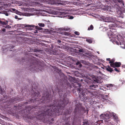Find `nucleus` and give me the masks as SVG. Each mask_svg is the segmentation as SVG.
Wrapping results in <instances>:
<instances>
[{"instance_id": "nucleus-1", "label": "nucleus", "mask_w": 125, "mask_h": 125, "mask_svg": "<svg viewBox=\"0 0 125 125\" xmlns=\"http://www.w3.org/2000/svg\"><path fill=\"white\" fill-rule=\"evenodd\" d=\"M63 82L62 83V85L60 86V88L57 87V89L60 97V100H54L53 103L49 106L48 109H62L68 103L69 99L66 98L67 95L65 93L62 95L63 92V88L64 90L66 88L70 89L72 87L71 84L68 83L66 79L63 80Z\"/></svg>"}, {"instance_id": "nucleus-2", "label": "nucleus", "mask_w": 125, "mask_h": 125, "mask_svg": "<svg viewBox=\"0 0 125 125\" xmlns=\"http://www.w3.org/2000/svg\"><path fill=\"white\" fill-rule=\"evenodd\" d=\"M39 110L38 112L35 114V116H32L31 115L30 116H29L30 110H21V112L22 113L21 115L23 117L25 118H28L31 119H33L34 118H36L38 119L42 120V121L45 120L50 121L51 123H52L53 121L54 120L53 118H51L53 116L54 117L56 116H58L59 114H58L59 110Z\"/></svg>"}, {"instance_id": "nucleus-3", "label": "nucleus", "mask_w": 125, "mask_h": 125, "mask_svg": "<svg viewBox=\"0 0 125 125\" xmlns=\"http://www.w3.org/2000/svg\"><path fill=\"white\" fill-rule=\"evenodd\" d=\"M97 87V85H94L93 84L90 85L89 88L87 89L78 88L79 97L81 101L84 102H89L91 104H93L94 102L92 100V97L94 94V93L90 89H94Z\"/></svg>"}, {"instance_id": "nucleus-4", "label": "nucleus", "mask_w": 125, "mask_h": 125, "mask_svg": "<svg viewBox=\"0 0 125 125\" xmlns=\"http://www.w3.org/2000/svg\"><path fill=\"white\" fill-rule=\"evenodd\" d=\"M32 99H31L28 102H26L25 103V104H27L29 102L34 103L35 102H38L37 103L40 104H45V103L49 102L51 100V98L50 97V96L47 93L46 94V96L45 94H43L42 99H39V97H40V93L37 91V92H34L32 94Z\"/></svg>"}, {"instance_id": "nucleus-5", "label": "nucleus", "mask_w": 125, "mask_h": 125, "mask_svg": "<svg viewBox=\"0 0 125 125\" xmlns=\"http://www.w3.org/2000/svg\"><path fill=\"white\" fill-rule=\"evenodd\" d=\"M110 29V31L108 32L107 34L110 39H111L114 40H117L119 38L116 34V28L117 27L116 24H112L109 26Z\"/></svg>"}, {"instance_id": "nucleus-6", "label": "nucleus", "mask_w": 125, "mask_h": 125, "mask_svg": "<svg viewBox=\"0 0 125 125\" xmlns=\"http://www.w3.org/2000/svg\"><path fill=\"white\" fill-rule=\"evenodd\" d=\"M116 115V114L114 113H111L110 112H107L104 114H101L100 115V117L106 122H107L110 121V118L111 116H113L115 119L117 120L118 118Z\"/></svg>"}, {"instance_id": "nucleus-7", "label": "nucleus", "mask_w": 125, "mask_h": 125, "mask_svg": "<svg viewBox=\"0 0 125 125\" xmlns=\"http://www.w3.org/2000/svg\"><path fill=\"white\" fill-rule=\"evenodd\" d=\"M35 58L34 57L32 59V60L31 61V63L30 66V67L34 69V70H35V68H37V67L38 66V62L36 61L35 60Z\"/></svg>"}, {"instance_id": "nucleus-8", "label": "nucleus", "mask_w": 125, "mask_h": 125, "mask_svg": "<svg viewBox=\"0 0 125 125\" xmlns=\"http://www.w3.org/2000/svg\"><path fill=\"white\" fill-rule=\"evenodd\" d=\"M75 109H85V108L84 107L82 104L79 103L75 105Z\"/></svg>"}, {"instance_id": "nucleus-9", "label": "nucleus", "mask_w": 125, "mask_h": 125, "mask_svg": "<svg viewBox=\"0 0 125 125\" xmlns=\"http://www.w3.org/2000/svg\"><path fill=\"white\" fill-rule=\"evenodd\" d=\"M115 20L111 17H107L105 18L104 21L105 22H114Z\"/></svg>"}, {"instance_id": "nucleus-10", "label": "nucleus", "mask_w": 125, "mask_h": 125, "mask_svg": "<svg viewBox=\"0 0 125 125\" xmlns=\"http://www.w3.org/2000/svg\"><path fill=\"white\" fill-rule=\"evenodd\" d=\"M102 80L103 79L102 78L100 77H98L97 78L94 79V82L95 83H101L103 82Z\"/></svg>"}, {"instance_id": "nucleus-11", "label": "nucleus", "mask_w": 125, "mask_h": 125, "mask_svg": "<svg viewBox=\"0 0 125 125\" xmlns=\"http://www.w3.org/2000/svg\"><path fill=\"white\" fill-rule=\"evenodd\" d=\"M73 85L74 87V88L78 87L77 88V92L79 93L78 92V89L79 88H80L83 89H84L82 88H80L81 86V85L80 83H74L73 84Z\"/></svg>"}, {"instance_id": "nucleus-12", "label": "nucleus", "mask_w": 125, "mask_h": 125, "mask_svg": "<svg viewBox=\"0 0 125 125\" xmlns=\"http://www.w3.org/2000/svg\"><path fill=\"white\" fill-rule=\"evenodd\" d=\"M106 87L108 88H109L110 89L113 90L116 88V86L113 84H107L106 85Z\"/></svg>"}, {"instance_id": "nucleus-13", "label": "nucleus", "mask_w": 125, "mask_h": 125, "mask_svg": "<svg viewBox=\"0 0 125 125\" xmlns=\"http://www.w3.org/2000/svg\"><path fill=\"white\" fill-rule=\"evenodd\" d=\"M121 65V63L120 62H115L114 65L111 67L113 68L119 67Z\"/></svg>"}, {"instance_id": "nucleus-14", "label": "nucleus", "mask_w": 125, "mask_h": 125, "mask_svg": "<svg viewBox=\"0 0 125 125\" xmlns=\"http://www.w3.org/2000/svg\"><path fill=\"white\" fill-rule=\"evenodd\" d=\"M17 110H8V113L10 114H11L14 115H17L16 113H15L13 112H16V111H17Z\"/></svg>"}, {"instance_id": "nucleus-15", "label": "nucleus", "mask_w": 125, "mask_h": 125, "mask_svg": "<svg viewBox=\"0 0 125 125\" xmlns=\"http://www.w3.org/2000/svg\"><path fill=\"white\" fill-rule=\"evenodd\" d=\"M105 69L108 71L112 73L113 71L112 68H111L109 65H108L107 67H106Z\"/></svg>"}, {"instance_id": "nucleus-16", "label": "nucleus", "mask_w": 125, "mask_h": 125, "mask_svg": "<svg viewBox=\"0 0 125 125\" xmlns=\"http://www.w3.org/2000/svg\"><path fill=\"white\" fill-rule=\"evenodd\" d=\"M115 61V59H113L111 60L110 62H109V63L110 64V66L112 67L113 66L115 63L114 62Z\"/></svg>"}, {"instance_id": "nucleus-17", "label": "nucleus", "mask_w": 125, "mask_h": 125, "mask_svg": "<svg viewBox=\"0 0 125 125\" xmlns=\"http://www.w3.org/2000/svg\"><path fill=\"white\" fill-rule=\"evenodd\" d=\"M1 23V24L3 25H7L8 24V21H2L0 22Z\"/></svg>"}, {"instance_id": "nucleus-18", "label": "nucleus", "mask_w": 125, "mask_h": 125, "mask_svg": "<svg viewBox=\"0 0 125 125\" xmlns=\"http://www.w3.org/2000/svg\"><path fill=\"white\" fill-rule=\"evenodd\" d=\"M94 27L93 25H91L90 27H89L88 28V30H92L93 29Z\"/></svg>"}, {"instance_id": "nucleus-19", "label": "nucleus", "mask_w": 125, "mask_h": 125, "mask_svg": "<svg viewBox=\"0 0 125 125\" xmlns=\"http://www.w3.org/2000/svg\"><path fill=\"white\" fill-rule=\"evenodd\" d=\"M3 13L5 14L6 16H8L10 14L6 11L3 12Z\"/></svg>"}, {"instance_id": "nucleus-20", "label": "nucleus", "mask_w": 125, "mask_h": 125, "mask_svg": "<svg viewBox=\"0 0 125 125\" xmlns=\"http://www.w3.org/2000/svg\"><path fill=\"white\" fill-rule=\"evenodd\" d=\"M38 25L39 26L41 27H44L45 26V25L44 23H39L38 24Z\"/></svg>"}, {"instance_id": "nucleus-21", "label": "nucleus", "mask_w": 125, "mask_h": 125, "mask_svg": "<svg viewBox=\"0 0 125 125\" xmlns=\"http://www.w3.org/2000/svg\"><path fill=\"white\" fill-rule=\"evenodd\" d=\"M35 28L36 29H37L38 30H41L42 29V28L39 27L38 26H36L35 27Z\"/></svg>"}, {"instance_id": "nucleus-22", "label": "nucleus", "mask_w": 125, "mask_h": 125, "mask_svg": "<svg viewBox=\"0 0 125 125\" xmlns=\"http://www.w3.org/2000/svg\"><path fill=\"white\" fill-rule=\"evenodd\" d=\"M28 27H31L30 28V30H32L33 29V28H34V27L35 26L33 25H28Z\"/></svg>"}, {"instance_id": "nucleus-23", "label": "nucleus", "mask_w": 125, "mask_h": 125, "mask_svg": "<svg viewBox=\"0 0 125 125\" xmlns=\"http://www.w3.org/2000/svg\"><path fill=\"white\" fill-rule=\"evenodd\" d=\"M89 123L88 121H86L83 122V124L82 125H88Z\"/></svg>"}, {"instance_id": "nucleus-24", "label": "nucleus", "mask_w": 125, "mask_h": 125, "mask_svg": "<svg viewBox=\"0 0 125 125\" xmlns=\"http://www.w3.org/2000/svg\"><path fill=\"white\" fill-rule=\"evenodd\" d=\"M86 41L89 42L90 43H91L92 42V41L89 39H87L86 40Z\"/></svg>"}, {"instance_id": "nucleus-25", "label": "nucleus", "mask_w": 125, "mask_h": 125, "mask_svg": "<svg viewBox=\"0 0 125 125\" xmlns=\"http://www.w3.org/2000/svg\"><path fill=\"white\" fill-rule=\"evenodd\" d=\"M5 27L6 29L10 28H11V27L9 25H7Z\"/></svg>"}, {"instance_id": "nucleus-26", "label": "nucleus", "mask_w": 125, "mask_h": 125, "mask_svg": "<svg viewBox=\"0 0 125 125\" xmlns=\"http://www.w3.org/2000/svg\"><path fill=\"white\" fill-rule=\"evenodd\" d=\"M15 18L16 19H18V20H21L22 19L21 18H18L17 15L15 16Z\"/></svg>"}, {"instance_id": "nucleus-27", "label": "nucleus", "mask_w": 125, "mask_h": 125, "mask_svg": "<svg viewBox=\"0 0 125 125\" xmlns=\"http://www.w3.org/2000/svg\"><path fill=\"white\" fill-rule=\"evenodd\" d=\"M68 18L69 19H72L74 17L72 16H68Z\"/></svg>"}, {"instance_id": "nucleus-28", "label": "nucleus", "mask_w": 125, "mask_h": 125, "mask_svg": "<svg viewBox=\"0 0 125 125\" xmlns=\"http://www.w3.org/2000/svg\"><path fill=\"white\" fill-rule=\"evenodd\" d=\"M74 33L75 34L77 35H79L80 34L79 32L78 31H75L74 32Z\"/></svg>"}, {"instance_id": "nucleus-29", "label": "nucleus", "mask_w": 125, "mask_h": 125, "mask_svg": "<svg viewBox=\"0 0 125 125\" xmlns=\"http://www.w3.org/2000/svg\"><path fill=\"white\" fill-rule=\"evenodd\" d=\"M79 52H84V51L82 49H80L78 50Z\"/></svg>"}, {"instance_id": "nucleus-30", "label": "nucleus", "mask_w": 125, "mask_h": 125, "mask_svg": "<svg viewBox=\"0 0 125 125\" xmlns=\"http://www.w3.org/2000/svg\"><path fill=\"white\" fill-rule=\"evenodd\" d=\"M114 70L116 71L117 72H119V70H118V69L117 68H115V69H114Z\"/></svg>"}, {"instance_id": "nucleus-31", "label": "nucleus", "mask_w": 125, "mask_h": 125, "mask_svg": "<svg viewBox=\"0 0 125 125\" xmlns=\"http://www.w3.org/2000/svg\"><path fill=\"white\" fill-rule=\"evenodd\" d=\"M118 1L119 3L121 4L123 1L122 0H119Z\"/></svg>"}, {"instance_id": "nucleus-32", "label": "nucleus", "mask_w": 125, "mask_h": 125, "mask_svg": "<svg viewBox=\"0 0 125 125\" xmlns=\"http://www.w3.org/2000/svg\"><path fill=\"white\" fill-rule=\"evenodd\" d=\"M80 62H78L76 63V65H78L80 64Z\"/></svg>"}, {"instance_id": "nucleus-33", "label": "nucleus", "mask_w": 125, "mask_h": 125, "mask_svg": "<svg viewBox=\"0 0 125 125\" xmlns=\"http://www.w3.org/2000/svg\"><path fill=\"white\" fill-rule=\"evenodd\" d=\"M106 60L107 61H108L110 62V61H111L110 59V58H107Z\"/></svg>"}, {"instance_id": "nucleus-34", "label": "nucleus", "mask_w": 125, "mask_h": 125, "mask_svg": "<svg viewBox=\"0 0 125 125\" xmlns=\"http://www.w3.org/2000/svg\"><path fill=\"white\" fill-rule=\"evenodd\" d=\"M92 97H93V96ZM92 100L94 102V103H93V104H91L89 102H89V103H90V104H94V103H95V102H94V100H93V99H92Z\"/></svg>"}, {"instance_id": "nucleus-35", "label": "nucleus", "mask_w": 125, "mask_h": 125, "mask_svg": "<svg viewBox=\"0 0 125 125\" xmlns=\"http://www.w3.org/2000/svg\"><path fill=\"white\" fill-rule=\"evenodd\" d=\"M5 29L4 28H3L2 29V31L3 32H5Z\"/></svg>"}, {"instance_id": "nucleus-36", "label": "nucleus", "mask_w": 125, "mask_h": 125, "mask_svg": "<svg viewBox=\"0 0 125 125\" xmlns=\"http://www.w3.org/2000/svg\"><path fill=\"white\" fill-rule=\"evenodd\" d=\"M57 42L58 43H60L61 42V41L59 40H58L57 41Z\"/></svg>"}, {"instance_id": "nucleus-37", "label": "nucleus", "mask_w": 125, "mask_h": 125, "mask_svg": "<svg viewBox=\"0 0 125 125\" xmlns=\"http://www.w3.org/2000/svg\"><path fill=\"white\" fill-rule=\"evenodd\" d=\"M106 7H107V9H107V10H108V8L109 9V8L108 7H109V6L108 5H107L106 6Z\"/></svg>"}, {"instance_id": "nucleus-38", "label": "nucleus", "mask_w": 125, "mask_h": 125, "mask_svg": "<svg viewBox=\"0 0 125 125\" xmlns=\"http://www.w3.org/2000/svg\"><path fill=\"white\" fill-rule=\"evenodd\" d=\"M122 67L124 68H125V65H122Z\"/></svg>"}, {"instance_id": "nucleus-39", "label": "nucleus", "mask_w": 125, "mask_h": 125, "mask_svg": "<svg viewBox=\"0 0 125 125\" xmlns=\"http://www.w3.org/2000/svg\"><path fill=\"white\" fill-rule=\"evenodd\" d=\"M65 125H71L70 124L68 123H66Z\"/></svg>"}, {"instance_id": "nucleus-40", "label": "nucleus", "mask_w": 125, "mask_h": 125, "mask_svg": "<svg viewBox=\"0 0 125 125\" xmlns=\"http://www.w3.org/2000/svg\"><path fill=\"white\" fill-rule=\"evenodd\" d=\"M121 4H122L123 5H124V2L123 1Z\"/></svg>"}, {"instance_id": "nucleus-41", "label": "nucleus", "mask_w": 125, "mask_h": 125, "mask_svg": "<svg viewBox=\"0 0 125 125\" xmlns=\"http://www.w3.org/2000/svg\"><path fill=\"white\" fill-rule=\"evenodd\" d=\"M79 65H80L79 66H80V67H81L82 66V65L81 64H80Z\"/></svg>"}, {"instance_id": "nucleus-42", "label": "nucleus", "mask_w": 125, "mask_h": 125, "mask_svg": "<svg viewBox=\"0 0 125 125\" xmlns=\"http://www.w3.org/2000/svg\"><path fill=\"white\" fill-rule=\"evenodd\" d=\"M12 10H13V11H15V9H12Z\"/></svg>"}, {"instance_id": "nucleus-43", "label": "nucleus", "mask_w": 125, "mask_h": 125, "mask_svg": "<svg viewBox=\"0 0 125 125\" xmlns=\"http://www.w3.org/2000/svg\"><path fill=\"white\" fill-rule=\"evenodd\" d=\"M1 21H1L0 20V22H1ZM1 24V23H0V24Z\"/></svg>"}, {"instance_id": "nucleus-44", "label": "nucleus", "mask_w": 125, "mask_h": 125, "mask_svg": "<svg viewBox=\"0 0 125 125\" xmlns=\"http://www.w3.org/2000/svg\"><path fill=\"white\" fill-rule=\"evenodd\" d=\"M36 31V32H35V33H37V31Z\"/></svg>"}, {"instance_id": "nucleus-45", "label": "nucleus", "mask_w": 125, "mask_h": 125, "mask_svg": "<svg viewBox=\"0 0 125 125\" xmlns=\"http://www.w3.org/2000/svg\"><path fill=\"white\" fill-rule=\"evenodd\" d=\"M86 110L87 111V112H88V110Z\"/></svg>"}]
</instances>
